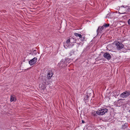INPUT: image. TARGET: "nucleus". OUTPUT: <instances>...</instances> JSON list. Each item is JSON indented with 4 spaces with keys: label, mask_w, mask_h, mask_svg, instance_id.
<instances>
[{
    "label": "nucleus",
    "mask_w": 130,
    "mask_h": 130,
    "mask_svg": "<svg viewBox=\"0 0 130 130\" xmlns=\"http://www.w3.org/2000/svg\"><path fill=\"white\" fill-rule=\"evenodd\" d=\"M69 59L68 58L62 59L60 62L58 63V65L61 68L65 67L67 66V63L69 62Z\"/></svg>",
    "instance_id": "f257e3e1"
},
{
    "label": "nucleus",
    "mask_w": 130,
    "mask_h": 130,
    "mask_svg": "<svg viewBox=\"0 0 130 130\" xmlns=\"http://www.w3.org/2000/svg\"><path fill=\"white\" fill-rule=\"evenodd\" d=\"M122 100V99H119V100Z\"/></svg>",
    "instance_id": "cd10ccee"
},
{
    "label": "nucleus",
    "mask_w": 130,
    "mask_h": 130,
    "mask_svg": "<svg viewBox=\"0 0 130 130\" xmlns=\"http://www.w3.org/2000/svg\"><path fill=\"white\" fill-rule=\"evenodd\" d=\"M119 94V91H114L112 92V95L114 96H118Z\"/></svg>",
    "instance_id": "4468645a"
},
{
    "label": "nucleus",
    "mask_w": 130,
    "mask_h": 130,
    "mask_svg": "<svg viewBox=\"0 0 130 130\" xmlns=\"http://www.w3.org/2000/svg\"><path fill=\"white\" fill-rule=\"evenodd\" d=\"M108 111V109L106 108H103L96 111V114L99 115H102L107 112Z\"/></svg>",
    "instance_id": "f03ea898"
},
{
    "label": "nucleus",
    "mask_w": 130,
    "mask_h": 130,
    "mask_svg": "<svg viewBox=\"0 0 130 130\" xmlns=\"http://www.w3.org/2000/svg\"><path fill=\"white\" fill-rule=\"evenodd\" d=\"M17 100L16 97L14 95H11L10 96V101L12 102L13 101L15 102Z\"/></svg>",
    "instance_id": "f8f14e48"
},
{
    "label": "nucleus",
    "mask_w": 130,
    "mask_h": 130,
    "mask_svg": "<svg viewBox=\"0 0 130 130\" xmlns=\"http://www.w3.org/2000/svg\"><path fill=\"white\" fill-rule=\"evenodd\" d=\"M103 56L105 58L108 60H110L111 58V56L108 52L104 53L103 55Z\"/></svg>",
    "instance_id": "6e6552de"
},
{
    "label": "nucleus",
    "mask_w": 130,
    "mask_h": 130,
    "mask_svg": "<svg viewBox=\"0 0 130 130\" xmlns=\"http://www.w3.org/2000/svg\"><path fill=\"white\" fill-rule=\"evenodd\" d=\"M104 29V28L103 26H99L97 30V34H98L99 33H101L102 31Z\"/></svg>",
    "instance_id": "9d476101"
},
{
    "label": "nucleus",
    "mask_w": 130,
    "mask_h": 130,
    "mask_svg": "<svg viewBox=\"0 0 130 130\" xmlns=\"http://www.w3.org/2000/svg\"><path fill=\"white\" fill-rule=\"evenodd\" d=\"M74 51L73 50L71 51L69 53V54L70 56H71L73 54H74Z\"/></svg>",
    "instance_id": "4be33fe9"
},
{
    "label": "nucleus",
    "mask_w": 130,
    "mask_h": 130,
    "mask_svg": "<svg viewBox=\"0 0 130 130\" xmlns=\"http://www.w3.org/2000/svg\"><path fill=\"white\" fill-rule=\"evenodd\" d=\"M78 39H80L81 41H84L85 40V37L84 36L83 37H82L80 38H79Z\"/></svg>",
    "instance_id": "412c9836"
},
{
    "label": "nucleus",
    "mask_w": 130,
    "mask_h": 130,
    "mask_svg": "<svg viewBox=\"0 0 130 130\" xmlns=\"http://www.w3.org/2000/svg\"><path fill=\"white\" fill-rule=\"evenodd\" d=\"M85 123V122L84 120H82V123Z\"/></svg>",
    "instance_id": "393cba45"
},
{
    "label": "nucleus",
    "mask_w": 130,
    "mask_h": 130,
    "mask_svg": "<svg viewBox=\"0 0 130 130\" xmlns=\"http://www.w3.org/2000/svg\"><path fill=\"white\" fill-rule=\"evenodd\" d=\"M129 95H130V91L129 90H126L121 94L120 96L123 98H126Z\"/></svg>",
    "instance_id": "20e7f679"
},
{
    "label": "nucleus",
    "mask_w": 130,
    "mask_h": 130,
    "mask_svg": "<svg viewBox=\"0 0 130 130\" xmlns=\"http://www.w3.org/2000/svg\"><path fill=\"white\" fill-rule=\"evenodd\" d=\"M129 25H130V18L127 21Z\"/></svg>",
    "instance_id": "b1692460"
},
{
    "label": "nucleus",
    "mask_w": 130,
    "mask_h": 130,
    "mask_svg": "<svg viewBox=\"0 0 130 130\" xmlns=\"http://www.w3.org/2000/svg\"><path fill=\"white\" fill-rule=\"evenodd\" d=\"M89 98V96H88V95H85L84 98V101H85L87 100H88V98Z\"/></svg>",
    "instance_id": "a211bd4d"
},
{
    "label": "nucleus",
    "mask_w": 130,
    "mask_h": 130,
    "mask_svg": "<svg viewBox=\"0 0 130 130\" xmlns=\"http://www.w3.org/2000/svg\"><path fill=\"white\" fill-rule=\"evenodd\" d=\"M74 35L76 37H79L80 38H79L82 37V36L81 34L77 33H75Z\"/></svg>",
    "instance_id": "f3484780"
},
{
    "label": "nucleus",
    "mask_w": 130,
    "mask_h": 130,
    "mask_svg": "<svg viewBox=\"0 0 130 130\" xmlns=\"http://www.w3.org/2000/svg\"><path fill=\"white\" fill-rule=\"evenodd\" d=\"M128 123H125L121 127V129H125L128 128Z\"/></svg>",
    "instance_id": "2eb2a0df"
},
{
    "label": "nucleus",
    "mask_w": 130,
    "mask_h": 130,
    "mask_svg": "<svg viewBox=\"0 0 130 130\" xmlns=\"http://www.w3.org/2000/svg\"><path fill=\"white\" fill-rule=\"evenodd\" d=\"M37 60V58L35 57L29 61V64L30 66L33 65L36 63Z\"/></svg>",
    "instance_id": "0eeeda50"
},
{
    "label": "nucleus",
    "mask_w": 130,
    "mask_h": 130,
    "mask_svg": "<svg viewBox=\"0 0 130 130\" xmlns=\"http://www.w3.org/2000/svg\"><path fill=\"white\" fill-rule=\"evenodd\" d=\"M128 112L130 113V109L128 111Z\"/></svg>",
    "instance_id": "c85d7f7f"
},
{
    "label": "nucleus",
    "mask_w": 130,
    "mask_h": 130,
    "mask_svg": "<svg viewBox=\"0 0 130 130\" xmlns=\"http://www.w3.org/2000/svg\"><path fill=\"white\" fill-rule=\"evenodd\" d=\"M106 17H107L108 18H112V16L111 15V13H109L106 16Z\"/></svg>",
    "instance_id": "aec40b11"
},
{
    "label": "nucleus",
    "mask_w": 130,
    "mask_h": 130,
    "mask_svg": "<svg viewBox=\"0 0 130 130\" xmlns=\"http://www.w3.org/2000/svg\"><path fill=\"white\" fill-rule=\"evenodd\" d=\"M71 45L72 44L71 43V41L69 37L66 41L64 43V46L65 48H67L70 46H71Z\"/></svg>",
    "instance_id": "423d86ee"
},
{
    "label": "nucleus",
    "mask_w": 130,
    "mask_h": 130,
    "mask_svg": "<svg viewBox=\"0 0 130 130\" xmlns=\"http://www.w3.org/2000/svg\"><path fill=\"white\" fill-rule=\"evenodd\" d=\"M46 82H47V80H46V79L42 80V86L41 88L42 89L44 90L45 88H46V86L45 85L46 83Z\"/></svg>",
    "instance_id": "9b49d317"
},
{
    "label": "nucleus",
    "mask_w": 130,
    "mask_h": 130,
    "mask_svg": "<svg viewBox=\"0 0 130 130\" xmlns=\"http://www.w3.org/2000/svg\"><path fill=\"white\" fill-rule=\"evenodd\" d=\"M125 6H123L122 5V7H123L124 8H123V9H125Z\"/></svg>",
    "instance_id": "a878e982"
},
{
    "label": "nucleus",
    "mask_w": 130,
    "mask_h": 130,
    "mask_svg": "<svg viewBox=\"0 0 130 130\" xmlns=\"http://www.w3.org/2000/svg\"><path fill=\"white\" fill-rule=\"evenodd\" d=\"M117 48L119 50H120L124 47V45L121 42H118L116 43V44Z\"/></svg>",
    "instance_id": "39448f33"
},
{
    "label": "nucleus",
    "mask_w": 130,
    "mask_h": 130,
    "mask_svg": "<svg viewBox=\"0 0 130 130\" xmlns=\"http://www.w3.org/2000/svg\"><path fill=\"white\" fill-rule=\"evenodd\" d=\"M96 111L95 112H94L93 113V115L94 116H96L97 115H96Z\"/></svg>",
    "instance_id": "5701e85b"
},
{
    "label": "nucleus",
    "mask_w": 130,
    "mask_h": 130,
    "mask_svg": "<svg viewBox=\"0 0 130 130\" xmlns=\"http://www.w3.org/2000/svg\"><path fill=\"white\" fill-rule=\"evenodd\" d=\"M126 8V12H126L128 14H130V8L127 6H125V9Z\"/></svg>",
    "instance_id": "dca6fc26"
},
{
    "label": "nucleus",
    "mask_w": 130,
    "mask_h": 130,
    "mask_svg": "<svg viewBox=\"0 0 130 130\" xmlns=\"http://www.w3.org/2000/svg\"><path fill=\"white\" fill-rule=\"evenodd\" d=\"M109 25H110L109 24L105 23L103 25V26L104 27V28H106V27H108L109 26Z\"/></svg>",
    "instance_id": "6ab92c4d"
},
{
    "label": "nucleus",
    "mask_w": 130,
    "mask_h": 130,
    "mask_svg": "<svg viewBox=\"0 0 130 130\" xmlns=\"http://www.w3.org/2000/svg\"><path fill=\"white\" fill-rule=\"evenodd\" d=\"M77 42V43H78V42Z\"/></svg>",
    "instance_id": "7c9ffc66"
},
{
    "label": "nucleus",
    "mask_w": 130,
    "mask_h": 130,
    "mask_svg": "<svg viewBox=\"0 0 130 130\" xmlns=\"http://www.w3.org/2000/svg\"><path fill=\"white\" fill-rule=\"evenodd\" d=\"M123 9L124 10L126 11V10L125 9H126V8H125V9Z\"/></svg>",
    "instance_id": "bb28decb"
},
{
    "label": "nucleus",
    "mask_w": 130,
    "mask_h": 130,
    "mask_svg": "<svg viewBox=\"0 0 130 130\" xmlns=\"http://www.w3.org/2000/svg\"><path fill=\"white\" fill-rule=\"evenodd\" d=\"M53 75V73L52 71H48L47 75L46 77H44L43 76H41L40 77V79L41 78L42 79H44H44L45 78L46 80H47V79L49 80L51 78Z\"/></svg>",
    "instance_id": "7ed1b4c3"
},
{
    "label": "nucleus",
    "mask_w": 130,
    "mask_h": 130,
    "mask_svg": "<svg viewBox=\"0 0 130 130\" xmlns=\"http://www.w3.org/2000/svg\"><path fill=\"white\" fill-rule=\"evenodd\" d=\"M69 38L71 41V43L72 44L71 46H73L74 45V43L76 42V39L75 38H73L71 37H70Z\"/></svg>",
    "instance_id": "1a4fd4ad"
},
{
    "label": "nucleus",
    "mask_w": 130,
    "mask_h": 130,
    "mask_svg": "<svg viewBox=\"0 0 130 130\" xmlns=\"http://www.w3.org/2000/svg\"><path fill=\"white\" fill-rule=\"evenodd\" d=\"M79 43H81V42H79Z\"/></svg>",
    "instance_id": "c756f323"
},
{
    "label": "nucleus",
    "mask_w": 130,
    "mask_h": 130,
    "mask_svg": "<svg viewBox=\"0 0 130 130\" xmlns=\"http://www.w3.org/2000/svg\"><path fill=\"white\" fill-rule=\"evenodd\" d=\"M30 54H31L32 55H36L37 54V51L36 50H34L33 48L32 50V51L30 50L29 51Z\"/></svg>",
    "instance_id": "ddd939ff"
}]
</instances>
